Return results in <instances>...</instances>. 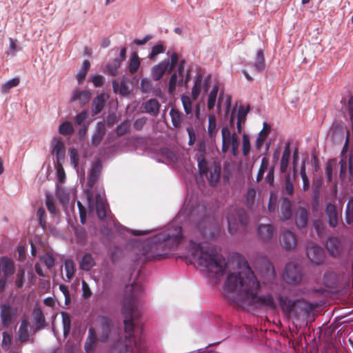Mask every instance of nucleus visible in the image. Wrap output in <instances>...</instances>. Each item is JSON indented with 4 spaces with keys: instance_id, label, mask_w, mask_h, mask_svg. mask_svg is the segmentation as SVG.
<instances>
[{
    "instance_id": "21",
    "label": "nucleus",
    "mask_w": 353,
    "mask_h": 353,
    "mask_svg": "<svg viewBox=\"0 0 353 353\" xmlns=\"http://www.w3.org/2000/svg\"><path fill=\"white\" fill-rule=\"evenodd\" d=\"M33 322L34 325V333L47 326L45 316L41 308L36 307L32 312Z\"/></svg>"
},
{
    "instance_id": "3",
    "label": "nucleus",
    "mask_w": 353,
    "mask_h": 353,
    "mask_svg": "<svg viewBox=\"0 0 353 353\" xmlns=\"http://www.w3.org/2000/svg\"><path fill=\"white\" fill-rule=\"evenodd\" d=\"M174 233H161L143 242L141 245L143 261H160L169 256L171 250L176 248L183 241L182 228L177 226Z\"/></svg>"
},
{
    "instance_id": "41",
    "label": "nucleus",
    "mask_w": 353,
    "mask_h": 353,
    "mask_svg": "<svg viewBox=\"0 0 353 353\" xmlns=\"http://www.w3.org/2000/svg\"><path fill=\"white\" fill-rule=\"evenodd\" d=\"M62 323L63 328V336L66 337L71 330V319L70 314L66 312H61Z\"/></svg>"
},
{
    "instance_id": "55",
    "label": "nucleus",
    "mask_w": 353,
    "mask_h": 353,
    "mask_svg": "<svg viewBox=\"0 0 353 353\" xmlns=\"http://www.w3.org/2000/svg\"><path fill=\"white\" fill-rule=\"evenodd\" d=\"M2 336L1 347L6 351L9 350L12 344V336L8 332H3Z\"/></svg>"
},
{
    "instance_id": "7",
    "label": "nucleus",
    "mask_w": 353,
    "mask_h": 353,
    "mask_svg": "<svg viewBox=\"0 0 353 353\" xmlns=\"http://www.w3.org/2000/svg\"><path fill=\"white\" fill-rule=\"evenodd\" d=\"M198 230L204 239L215 238L220 233V225L213 218L205 217L197 225Z\"/></svg>"
},
{
    "instance_id": "17",
    "label": "nucleus",
    "mask_w": 353,
    "mask_h": 353,
    "mask_svg": "<svg viewBox=\"0 0 353 353\" xmlns=\"http://www.w3.org/2000/svg\"><path fill=\"white\" fill-rule=\"evenodd\" d=\"M99 339V340L103 343L108 341L112 336V321L105 316L101 318V327H100Z\"/></svg>"
},
{
    "instance_id": "24",
    "label": "nucleus",
    "mask_w": 353,
    "mask_h": 353,
    "mask_svg": "<svg viewBox=\"0 0 353 353\" xmlns=\"http://www.w3.org/2000/svg\"><path fill=\"white\" fill-rule=\"evenodd\" d=\"M0 269L3 273L4 276H10L15 270L13 261L7 256L2 257L0 260Z\"/></svg>"
},
{
    "instance_id": "57",
    "label": "nucleus",
    "mask_w": 353,
    "mask_h": 353,
    "mask_svg": "<svg viewBox=\"0 0 353 353\" xmlns=\"http://www.w3.org/2000/svg\"><path fill=\"white\" fill-rule=\"evenodd\" d=\"M37 216L39 222V225L41 228L45 230L46 228V211L43 208H39L37 212Z\"/></svg>"
},
{
    "instance_id": "59",
    "label": "nucleus",
    "mask_w": 353,
    "mask_h": 353,
    "mask_svg": "<svg viewBox=\"0 0 353 353\" xmlns=\"http://www.w3.org/2000/svg\"><path fill=\"white\" fill-rule=\"evenodd\" d=\"M250 150V138L248 134H243L242 152L243 156L247 157Z\"/></svg>"
},
{
    "instance_id": "39",
    "label": "nucleus",
    "mask_w": 353,
    "mask_h": 353,
    "mask_svg": "<svg viewBox=\"0 0 353 353\" xmlns=\"http://www.w3.org/2000/svg\"><path fill=\"white\" fill-rule=\"evenodd\" d=\"M256 194V190L254 188L250 187L248 189L245 196V202L248 208H253L255 202Z\"/></svg>"
},
{
    "instance_id": "11",
    "label": "nucleus",
    "mask_w": 353,
    "mask_h": 353,
    "mask_svg": "<svg viewBox=\"0 0 353 353\" xmlns=\"http://www.w3.org/2000/svg\"><path fill=\"white\" fill-rule=\"evenodd\" d=\"M306 253L308 259L314 264H322L325 259V254L322 247L312 244L307 248Z\"/></svg>"
},
{
    "instance_id": "9",
    "label": "nucleus",
    "mask_w": 353,
    "mask_h": 353,
    "mask_svg": "<svg viewBox=\"0 0 353 353\" xmlns=\"http://www.w3.org/2000/svg\"><path fill=\"white\" fill-rule=\"evenodd\" d=\"M17 317V309L10 304H2L0 307L1 325L8 328L14 323Z\"/></svg>"
},
{
    "instance_id": "12",
    "label": "nucleus",
    "mask_w": 353,
    "mask_h": 353,
    "mask_svg": "<svg viewBox=\"0 0 353 353\" xmlns=\"http://www.w3.org/2000/svg\"><path fill=\"white\" fill-rule=\"evenodd\" d=\"M294 305L292 316L296 319H299L301 316H308L314 308L312 303L304 299H296Z\"/></svg>"
},
{
    "instance_id": "36",
    "label": "nucleus",
    "mask_w": 353,
    "mask_h": 353,
    "mask_svg": "<svg viewBox=\"0 0 353 353\" xmlns=\"http://www.w3.org/2000/svg\"><path fill=\"white\" fill-rule=\"evenodd\" d=\"M105 102V95L101 94L94 99L92 103V112L94 114H97L103 110Z\"/></svg>"
},
{
    "instance_id": "19",
    "label": "nucleus",
    "mask_w": 353,
    "mask_h": 353,
    "mask_svg": "<svg viewBox=\"0 0 353 353\" xmlns=\"http://www.w3.org/2000/svg\"><path fill=\"white\" fill-rule=\"evenodd\" d=\"M277 299L283 312L288 317L293 315L296 300L288 299V296L279 294Z\"/></svg>"
},
{
    "instance_id": "4",
    "label": "nucleus",
    "mask_w": 353,
    "mask_h": 353,
    "mask_svg": "<svg viewBox=\"0 0 353 353\" xmlns=\"http://www.w3.org/2000/svg\"><path fill=\"white\" fill-rule=\"evenodd\" d=\"M190 247L193 257L199 265L209 273L217 277L223 276L226 270L227 262L223 254L215 248L205 250L200 243L190 241Z\"/></svg>"
},
{
    "instance_id": "43",
    "label": "nucleus",
    "mask_w": 353,
    "mask_h": 353,
    "mask_svg": "<svg viewBox=\"0 0 353 353\" xmlns=\"http://www.w3.org/2000/svg\"><path fill=\"white\" fill-rule=\"evenodd\" d=\"M74 128L70 121H64L59 126V132L63 135H71L74 133Z\"/></svg>"
},
{
    "instance_id": "25",
    "label": "nucleus",
    "mask_w": 353,
    "mask_h": 353,
    "mask_svg": "<svg viewBox=\"0 0 353 353\" xmlns=\"http://www.w3.org/2000/svg\"><path fill=\"white\" fill-rule=\"evenodd\" d=\"M106 131L105 125L103 122H98L96 126V130L92 137V144L94 146H98L103 139Z\"/></svg>"
},
{
    "instance_id": "2",
    "label": "nucleus",
    "mask_w": 353,
    "mask_h": 353,
    "mask_svg": "<svg viewBox=\"0 0 353 353\" xmlns=\"http://www.w3.org/2000/svg\"><path fill=\"white\" fill-rule=\"evenodd\" d=\"M143 291L139 283L126 285L123 301L122 313L124 315V340L120 339L114 344L108 353H145V345L141 339L137 341L134 336L133 315L137 316V303Z\"/></svg>"
},
{
    "instance_id": "22",
    "label": "nucleus",
    "mask_w": 353,
    "mask_h": 353,
    "mask_svg": "<svg viewBox=\"0 0 353 353\" xmlns=\"http://www.w3.org/2000/svg\"><path fill=\"white\" fill-rule=\"evenodd\" d=\"M52 152L55 154L56 159H57V163H63L65 159V146L63 143L58 139H53L52 142Z\"/></svg>"
},
{
    "instance_id": "48",
    "label": "nucleus",
    "mask_w": 353,
    "mask_h": 353,
    "mask_svg": "<svg viewBox=\"0 0 353 353\" xmlns=\"http://www.w3.org/2000/svg\"><path fill=\"white\" fill-rule=\"evenodd\" d=\"M217 132L216 119L214 116L210 115L208 118V134L210 137H214Z\"/></svg>"
},
{
    "instance_id": "62",
    "label": "nucleus",
    "mask_w": 353,
    "mask_h": 353,
    "mask_svg": "<svg viewBox=\"0 0 353 353\" xmlns=\"http://www.w3.org/2000/svg\"><path fill=\"white\" fill-rule=\"evenodd\" d=\"M55 168L57 169V179L59 183H63L65 179V174L62 165V163H59L55 164Z\"/></svg>"
},
{
    "instance_id": "29",
    "label": "nucleus",
    "mask_w": 353,
    "mask_h": 353,
    "mask_svg": "<svg viewBox=\"0 0 353 353\" xmlns=\"http://www.w3.org/2000/svg\"><path fill=\"white\" fill-rule=\"evenodd\" d=\"M90 92L88 90H75L71 99L72 101H79L80 105H85L90 99Z\"/></svg>"
},
{
    "instance_id": "64",
    "label": "nucleus",
    "mask_w": 353,
    "mask_h": 353,
    "mask_svg": "<svg viewBox=\"0 0 353 353\" xmlns=\"http://www.w3.org/2000/svg\"><path fill=\"white\" fill-rule=\"evenodd\" d=\"M140 88L143 93L149 92L152 89L151 81L147 78L141 79Z\"/></svg>"
},
{
    "instance_id": "31",
    "label": "nucleus",
    "mask_w": 353,
    "mask_h": 353,
    "mask_svg": "<svg viewBox=\"0 0 353 353\" xmlns=\"http://www.w3.org/2000/svg\"><path fill=\"white\" fill-rule=\"evenodd\" d=\"M96 211L100 220H103L107 216L106 203L99 194L96 196Z\"/></svg>"
},
{
    "instance_id": "49",
    "label": "nucleus",
    "mask_w": 353,
    "mask_h": 353,
    "mask_svg": "<svg viewBox=\"0 0 353 353\" xmlns=\"http://www.w3.org/2000/svg\"><path fill=\"white\" fill-rule=\"evenodd\" d=\"M218 91L219 86L214 85L209 94L208 101V108L209 110L213 109L215 105Z\"/></svg>"
},
{
    "instance_id": "54",
    "label": "nucleus",
    "mask_w": 353,
    "mask_h": 353,
    "mask_svg": "<svg viewBox=\"0 0 353 353\" xmlns=\"http://www.w3.org/2000/svg\"><path fill=\"white\" fill-rule=\"evenodd\" d=\"M230 147L232 155L236 156L239 154V139L236 132L232 133Z\"/></svg>"
},
{
    "instance_id": "56",
    "label": "nucleus",
    "mask_w": 353,
    "mask_h": 353,
    "mask_svg": "<svg viewBox=\"0 0 353 353\" xmlns=\"http://www.w3.org/2000/svg\"><path fill=\"white\" fill-rule=\"evenodd\" d=\"M130 130V123L128 121H124L119 125L115 130L117 136H122Z\"/></svg>"
},
{
    "instance_id": "20",
    "label": "nucleus",
    "mask_w": 353,
    "mask_h": 353,
    "mask_svg": "<svg viewBox=\"0 0 353 353\" xmlns=\"http://www.w3.org/2000/svg\"><path fill=\"white\" fill-rule=\"evenodd\" d=\"M99 339L97 336L96 331L93 327L88 330V336L84 343V350L86 353H93L97 347Z\"/></svg>"
},
{
    "instance_id": "50",
    "label": "nucleus",
    "mask_w": 353,
    "mask_h": 353,
    "mask_svg": "<svg viewBox=\"0 0 353 353\" xmlns=\"http://www.w3.org/2000/svg\"><path fill=\"white\" fill-rule=\"evenodd\" d=\"M314 228L319 237L325 235L326 232V226L325 223L319 219L314 220L313 221Z\"/></svg>"
},
{
    "instance_id": "6",
    "label": "nucleus",
    "mask_w": 353,
    "mask_h": 353,
    "mask_svg": "<svg viewBox=\"0 0 353 353\" xmlns=\"http://www.w3.org/2000/svg\"><path fill=\"white\" fill-rule=\"evenodd\" d=\"M226 219L228 221V232L235 234L239 230V225L247 226L250 222L249 216L244 209L231 208L228 210Z\"/></svg>"
},
{
    "instance_id": "32",
    "label": "nucleus",
    "mask_w": 353,
    "mask_h": 353,
    "mask_svg": "<svg viewBox=\"0 0 353 353\" xmlns=\"http://www.w3.org/2000/svg\"><path fill=\"white\" fill-rule=\"evenodd\" d=\"M221 175V167L218 165H214L208 170V176H206L209 183L214 186L219 180Z\"/></svg>"
},
{
    "instance_id": "37",
    "label": "nucleus",
    "mask_w": 353,
    "mask_h": 353,
    "mask_svg": "<svg viewBox=\"0 0 353 353\" xmlns=\"http://www.w3.org/2000/svg\"><path fill=\"white\" fill-rule=\"evenodd\" d=\"M345 221L347 225L353 224V197L350 198L346 204Z\"/></svg>"
},
{
    "instance_id": "46",
    "label": "nucleus",
    "mask_w": 353,
    "mask_h": 353,
    "mask_svg": "<svg viewBox=\"0 0 353 353\" xmlns=\"http://www.w3.org/2000/svg\"><path fill=\"white\" fill-rule=\"evenodd\" d=\"M170 114L171 117L172 125L175 128H179L183 121V118L181 113L178 110L172 108L170 112Z\"/></svg>"
},
{
    "instance_id": "53",
    "label": "nucleus",
    "mask_w": 353,
    "mask_h": 353,
    "mask_svg": "<svg viewBox=\"0 0 353 353\" xmlns=\"http://www.w3.org/2000/svg\"><path fill=\"white\" fill-rule=\"evenodd\" d=\"M65 270L66 272V277L71 279L74 274V262L71 259H66L64 262Z\"/></svg>"
},
{
    "instance_id": "47",
    "label": "nucleus",
    "mask_w": 353,
    "mask_h": 353,
    "mask_svg": "<svg viewBox=\"0 0 353 353\" xmlns=\"http://www.w3.org/2000/svg\"><path fill=\"white\" fill-rule=\"evenodd\" d=\"M269 165V159L264 157L262 158L261 165L256 176V181L259 182L263 178L265 172L268 170Z\"/></svg>"
},
{
    "instance_id": "30",
    "label": "nucleus",
    "mask_w": 353,
    "mask_h": 353,
    "mask_svg": "<svg viewBox=\"0 0 353 353\" xmlns=\"http://www.w3.org/2000/svg\"><path fill=\"white\" fill-rule=\"evenodd\" d=\"M248 65L254 68L256 72H261L265 67V60L262 50H259L256 54L255 62L254 63H249Z\"/></svg>"
},
{
    "instance_id": "44",
    "label": "nucleus",
    "mask_w": 353,
    "mask_h": 353,
    "mask_svg": "<svg viewBox=\"0 0 353 353\" xmlns=\"http://www.w3.org/2000/svg\"><path fill=\"white\" fill-rule=\"evenodd\" d=\"M90 61L88 60H85L83 63V66H82L81 69L80 70L79 73L77 74V75H76V77H77V79L79 83H81L84 81V79L86 77V74L88 73V71L90 69Z\"/></svg>"
},
{
    "instance_id": "60",
    "label": "nucleus",
    "mask_w": 353,
    "mask_h": 353,
    "mask_svg": "<svg viewBox=\"0 0 353 353\" xmlns=\"http://www.w3.org/2000/svg\"><path fill=\"white\" fill-rule=\"evenodd\" d=\"M69 155L71 164L74 168H78L79 158L77 150L74 148H70L69 150Z\"/></svg>"
},
{
    "instance_id": "42",
    "label": "nucleus",
    "mask_w": 353,
    "mask_h": 353,
    "mask_svg": "<svg viewBox=\"0 0 353 353\" xmlns=\"http://www.w3.org/2000/svg\"><path fill=\"white\" fill-rule=\"evenodd\" d=\"M140 60L137 52H134L132 56V58L129 64V72L131 74H134L137 72L140 66Z\"/></svg>"
},
{
    "instance_id": "18",
    "label": "nucleus",
    "mask_w": 353,
    "mask_h": 353,
    "mask_svg": "<svg viewBox=\"0 0 353 353\" xmlns=\"http://www.w3.org/2000/svg\"><path fill=\"white\" fill-rule=\"evenodd\" d=\"M279 214L283 221L289 220L292 215V203L289 199L282 197L279 201Z\"/></svg>"
},
{
    "instance_id": "51",
    "label": "nucleus",
    "mask_w": 353,
    "mask_h": 353,
    "mask_svg": "<svg viewBox=\"0 0 353 353\" xmlns=\"http://www.w3.org/2000/svg\"><path fill=\"white\" fill-rule=\"evenodd\" d=\"M46 205L48 208V210L51 214H57V208L54 204V201L53 196L48 193L46 195Z\"/></svg>"
},
{
    "instance_id": "33",
    "label": "nucleus",
    "mask_w": 353,
    "mask_h": 353,
    "mask_svg": "<svg viewBox=\"0 0 353 353\" xmlns=\"http://www.w3.org/2000/svg\"><path fill=\"white\" fill-rule=\"evenodd\" d=\"M270 126L266 122H265L263 123V128L259 132V136L255 141V147L257 150H260L263 146L266 138L270 132Z\"/></svg>"
},
{
    "instance_id": "13",
    "label": "nucleus",
    "mask_w": 353,
    "mask_h": 353,
    "mask_svg": "<svg viewBox=\"0 0 353 353\" xmlns=\"http://www.w3.org/2000/svg\"><path fill=\"white\" fill-rule=\"evenodd\" d=\"M275 232V228L272 224H259L256 228L258 239L265 243L272 241Z\"/></svg>"
},
{
    "instance_id": "40",
    "label": "nucleus",
    "mask_w": 353,
    "mask_h": 353,
    "mask_svg": "<svg viewBox=\"0 0 353 353\" xmlns=\"http://www.w3.org/2000/svg\"><path fill=\"white\" fill-rule=\"evenodd\" d=\"M19 83L20 79L19 77H14L12 79H10L1 84V91L3 93H8L12 88L17 87Z\"/></svg>"
},
{
    "instance_id": "58",
    "label": "nucleus",
    "mask_w": 353,
    "mask_h": 353,
    "mask_svg": "<svg viewBox=\"0 0 353 353\" xmlns=\"http://www.w3.org/2000/svg\"><path fill=\"white\" fill-rule=\"evenodd\" d=\"M283 192L290 196L293 195L294 194V185L291 181L290 174L285 176Z\"/></svg>"
},
{
    "instance_id": "45",
    "label": "nucleus",
    "mask_w": 353,
    "mask_h": 353,
    "mask_svg": "<svg viewBox=\"0 0 353 353\" xmlns=\"http://www.w3.org/2000/svg\"><path fill=\"white\" fill-rule=\"evenodd\" d=\"M165 50V48L162 43H158L152 48L151 52L148 55V58L151 61H154L157 60V55L163 53Z\"/></svg>"
},
{
    "instance_id": "5",
    "label": "nucleus",
    "mask_w": 353,
    "mask_h": 353,
    "mask_svg": "<svg viewBox=\"0 0 353 353\" xmlns=\"http://www.w3.org/2000/svg\"><path fill=\"white\" fill-rule=\"evenodd\" d=\"M323 245L328 255L341 261V266L347 270L349 256L353 250L352 242L345 237L332 234L326 238Z\"/></svg>"
},
{
    "instance_id": "63",
    "label": "nucleus",
    "mask_w": 353,
    "mask_h": 353,
    "mask_svg": "<svg viewBox=\"0 0 353 353\" xmlns=\"http://www.w3.org/2000/svg\"><path fill=\"white\" fill-rule=\"evenodd\" d=\"M88 112L86 110H83L75 117V119H74L75 123L79 125H83V124H86L85 123V121L88 119Z\"/></svg>"
},
{
    "instance_id": "61",
    "label": "nucleus",
    "mask_w": 353,
    "mask_h": 353,
    "mask_svg": "<svg viewBox=\"0 0 353 353\" xmlns=\"http://www.w3.org/2000/svg\"><path fill=\"white\" fill-rule=\"evenodd\" d=\"M250 107L248 105L246 108L241 105L239 108L238 114H237V121L245 122L247 114L250 112Z\"/></svg>"
},
{
    "instance_id": "23",
    "label": "nucleus",
    "mask_w": 353,
    "mask_h": 353,
    "mask_svg": "<svg viewBox=\"0 0 353 353\" xmlns=\"http://www.w3.org/2000/svg\"><path fill=\"white\" fill-rule=\"evenodd\" d=\"M101 163L99 161L94 162L89 172L88 185L90 188H92L98 181L101 172Z\"/></svg>"
},
{
    "instance_id": "15",
    "label": "nucleus",
    "mask_w": 353,
    "mask_h": 353,
    "mask_svg": "<svg viewBox=\"0 0 353 353\" xmlns=\"http://www.w3.org/2000/svg\"><path fill=\"white\" fill-rule=\"evenodd\" d=\"M279 241L282 248L286 250H292L297 245V239L295 234L288 230L281 233Z\"/></svg>"
},
{
    "instance_id": "1",
    "label": "nucleus",
    "mask_w": 353,
    "mask_h": 353,
    "mask_svg": "<svg viewBox=\"0 0 353 353\" xmlns=\"http://www.w3.org/2000/svg\"><path fill=\"white\" fill-rule=\"evenodd\" d=\"M259 290L260 283L249 266L238 274H229L223 286L225 296L234 307L275 311L277 302L273 294L259 296Z\"/></svg>"
},
{
    "instance_id": "27",
    "label": "nucleus",
    "mask_w": 353,
    "mask_h": 353,
    "mask_svg": "<svg viewBox=\"0 0 353 353\" xmlns=\"http://www.w3.org/2000/svg\"><path fill=\"white\" fill-rule=\"evenodd\" d=\"M295 222L299 229L305 228L308 223V212L304 208L297 210L295 215Z\"/></svg>"
},
{
    "instance_id": "26",
    "label": "nucleus",
    "mask_w": 353,
    "mask_h": 353,
    "mask_svg": "<svg viewBox=\"0 0 353 353\" xmlns=\"http://www.w3.org/2000/svg\"><path fill=\"white\" fill-rule=\"evenodd\" d=\"M30 323L26 319H22L18 330V340L20 343H23L30 339L29 332Z\"/></svg>"
},
{
    "instance_id": "14",
    "label": "nucleus",
    "mask_w": 353,
    "mask_h": 353,
    "mask_svg": "<svg viewBox=\"0 0 353 353\" xmlns=\"http://www.w3.org/2000/svg\"><path fill=\"white\" fill-rule=\"evenodd\" d=\"M344 274V272L338 274L334 271H327L323 277V284L328 288L336 289L342 281Z\"/></svg>"
},
{
    "instance_id": "52",
    "label": "nucleus",
    "mask_w": 353,
    "mask_h": 353,
    "mask_svg": "<svg viewBox=\"0 0 353 353\" xmlns=\"http://www.w3.org/2000/svg\"><path fill=\"white\" fill-rule=\"evenodd\" d=\"M202 83V77L198 76L195 80L194 85L192 89V97L194 99H196L201 92Z\"/></svg>"
},
{
    "instance_id": "8",
    "label": "nucleus",
    "mask_w": 353,
    "mask_h": 353,
    "mask_svg": "<svg viewBox=\"0 0 353 353\" xmlns=\"http://www.w3.org/2000/svg\"><path fill=\"white\" fill-rule=\"evenodd\" d=\"M179 61L177 53L174 52L170 56V61H163L152 68V75L155 81L160 80L165 72L171 73Z\"/></svg>"
},
{
    "instance_id": "10",
    "label": "nucleus",
    "mask_w": 353,
    "mask_h": 353,
    "mask_svg": "<svg viewBox=\"0 0 353 353\" xmlns=\"http://www.w3.org/2000/svg\"><path fill=\"white\" fill-rule=\"evenodd\" d=\"M302 278L301 266L294 263H288L285 266L283 279L291 285L299 283Z\"/></svg>"
},
{
    "instance_id": "34",
    "label": "nucleus",
    "mask_w": 353,
    "mask_h": 353,
    "mask_svg": "<svg viewBox=\"0 0 353 353\" xmlns=\"http://www.w3.org/2000/svg\"><path fill=\"white\" fill-rule=\"evenodd\" d=\"M290 142L285 143L284 150L281 159V172L284 173L287 171L289 163V159L290 156Z\"/></svg>"
},
{
    "instance_id": "28",
    "label": "nucleus",
    "mask_w": 353,
    "mask_h": 353,
    "mask_svg": "<svg viewBox=\"0 0 353 353\" xmlns=\"http://www.w3.org/2000/svg\"><path fill=\"white\" fill-rule=\"evenodd\" d=\"M142 105L145 111L152 116H157L159 113L161 105L155 99L148 100Z\"/></svg>"
},
{
    "instance_id": "38",
    "label": "nucleus",
    "mask_w": 353,
    "mask_h": 353,
    "mask_svg": "<svg viewBox=\"0 0 353 353\" xmlns=\"http://www.w3.org/2000/svg\"><path fill=\"white\" fill-rule=\"evenodd\" d=\"M197 161L200 175L201 176H208V170L210 168H208V162L205 160V156L203 154L199 155L197 157Z\"/></svg>"
},
{
    "instance_id": "16",
    "label": "nucleus",
    "mask_w": 353,
    "mask_h": 353,
    "mask_svg": "<svg viewBox=\"0 0 353 353\" xmlns=\"http://www.w3.org/2000/svg\"><path fill=\"white\" fill-rule=\"evenodd\" d=\"M325 214L328 225L331 228H336L339 225V214L336 207L332 203L325 205Z\"/></svg>"
},
{
    "instance_id": "35",
    "label": "nucleus",
    "mask_w": 353,
    "mask_h": 353,
    "mask_svg": "<svg viewBox=\"0 0 353 353\" xmlns=\"http://www.w3.org/2000/svg\"><path fill=\"white\" fill-rule=\"evenodd\" d=\"M95 265V261L91 254H85L80 262V268L84 271H89L93 266Z\"/></svg>"
}]
</instances>
